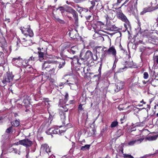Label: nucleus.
<instances>
[{"mask_svg":"<svg viewBox=\"0 0 158 158\" xmlns=\"http://www.w3.org/2000/svg\"><path fill=\"white\" fill-rule=\"evenodd\" d=\"M138 24L139 25V27L141 25V23L139 22V20H138Z\"/></svg>","mask_w":158,"mask_h":158,"instance_id":"obj_52","label":"nucleus"},{"mask_svg":"<svg viewBox=\"0 0 158 158\" xmlns=\"http://www.w3.org/2000/svg\"><path fill=\"white\" fill-rule=\"evenodd\" d=\"M156 153H158V150L156 151Z\"/></svg>","mask_w":158,"mask_h":158,"instance_id":"obj_63","label":"nucleus"},{"mask_svg":"<svg viewBox=\"0 0 158 158\" xmlns=\"http://www.w3.org/2000/svg\"><path fill=\"white\" fill-rule=\"evenodd\" d=\"M12 148H9V149H8V152H13V149H12Z\"/></svg>","mask_w":158,"mask_h":158,"instance_id":"obj_46","label":"nucleus"},{"mask_svg":"<svg viewBox=\"0 0 158 158\" xmlns=\"http://www.w3.org/2000/svg\"><path fill=\"white\" fill-rule=\"evenodd\" d=\"M82 10H83V11L84 12H86L88 10V9L87 8H82Z\"/></svg>","mask_w":158,"mask_h":158,"instance_id":"obj_44","label":"nucleus"},{"mask_svg":"<svg viewBox=\"0 0 158 158\" xmlns=\"http://www.w3.org/2000/svg\"><path fill=\"white\" fill-rule=\"evenodd\" d=\"M67 51L69 53L72 54H74L76 53V52L74 50H73L70 48H69L67 50Z\"/></svg>","mask_w":158,"mask_h":158,"instance_id":"obj_34","label":"nucleus"},{"mask_svg":"<svg viewBox=\"0 0 158 158\" xmlns=\"http://www.w3.org/2000/svg\"><path fill=\"white\" fill-rule=\"evenodd\" d=\"M90 145L86 144L84 146H82L81 148V149L83 151H85L87 150H88L90 147Z\"/></svg>","mask_w":158,"mask_h":158,"instance_id":"obj_24","label":"nucleus"},{"mask_svg":"<svg viewBox=\"0 0 158 158\" xmlns=\"http://www.w3.org/2000/svg\"><path fill=\"white\" fill-rule=\"evenodd\" d=\"M21 31L23 34L24 35H27L25 31H27L28 33V35L29 36L31 37H32L34 35V33L32 31L30 28H28L27 30H24L23 29H21Z\"/></svg>","mask_w":158,"mask_h":158,"instance_id":"obj_13","label":"nucleus"},{"mask_svg":"<svg viewBox=\"0 0 158 158\" xmlns=\"http://www.w3.org/2000/svg\"><path fill=\"white\" fill-rule=\"evenodd\" d=\"M19 143L26 147H30L32 144V142L28 139H25L19 140Z\"/></svg>","mask_w":158,"mask_h":158,"instance_id":"obj_7","label":"nucleus"},{"mask_svg":"<svg viewBox=\"0 0 158 158\" xmlns=\"http://www.w3.org/2000/svg\"><path fill=\"white\" fill-rule=\"evenodd\" d=\"M36 58L33 57V56H31L28 60L24 59V60H27V62L26 63V66L28 65V62L31 61H35V60Z\"/></svg>","mask_w":158,"mask_h":158,"instance_id":"obj_26","label":"nucleus"},{"mask_svg":"<svg viewBox=\"0 0 158 158\" xmlns=\"http://www.w3.org/2000/svg\"><path fill=\"white\" fill-rule=\"evenodd\" d=\"M70 49H71L74 50L75 52H77L78 51V48L77 46H74L72 47Z\"/></svg>","mask_w":158,"mask_h":158,"instance_id":"obj_36","label":"nucleus"},{"mask_svg":"<svg viewBox=\"0 0 158 158\" xmlns=\"http://www.w3.org/2000/svg\"><path fill=\"white\" fill-rule=\"evenodd\" d=\"M116 133L118 137H119L120 136L123 135L124 132L122 130L119 129L117 131Z\"/></svg>","mask_w":158,"mask_h":158,"instance_id":"obj_28","label":"nucleus"},{"mask_svg":"<svg viewBox=\"0 0 158 158\" xmlns=\"http://www.w3.org/2000/svg\"><path fill=\"white\" fill-rule=\"evenodd\" d=\"M157 135H155L153 136L149 135L148 136L147 138V139L149 141H152L155 140L157 138Z\"/></svg>","mask_w":158,"mask_h":158,"instance_id":"obj_19","label":"nucleus"},{"mask_svg":"<svg viewBox=\"0 0 158 158\" xmlns=\"http://www.w3.org/2000/svg\"><path fill=\"white\" fill-rule=\"evenodd\" d=\"M75 102V101L74 100H70L69 101V103L70 104H73Z\"/></svg>","mask_w":158,"mask_h":158,"instance_id":"obj_47","label":"nucleus"},{"mask_svg":"<svg viewBox=\"0 0 158 158\" xmlns=\"http://www.w3.org/2000/svg\"><path fill=\"white\" fill-rule=\"evenodd\" d=\"M76 10L78 11L79 13L81 14L83 11L82 8L80 7L79 5H77L76 6Z\"/></svg>","mask_w":158,"mask_h":158,"instance_id":"obj_29","label":"nucleus"},{"mask_svg":"<svg viewBox=\"0 0 158 158\" xmlns=\"http://www.w3.org/2000/svg\"><path fill=\"white\" fill-rule=\"evenodd\" d=\"M14 145H18L19 144H20L19 143V141L16 143H15L14 144Z\"/></svg>","mask_w":158,"mask_h":158,"instance_id":"obj_54","label":"nucleus"},{"mask_svg":"<svg viewBox=\"0 0 158 158\" xmlns=\"http://www.w3.org/2000/svg\"><path fill=\"white\" fill-rule=\"evenodd\" d=\"M119 152L121 153L122 154L123 153V148H121L120 150H119Z\"/></svg>","mask_w":158,"mask_h":158,"instance_id":"obj_48","label":"nucleus"},{"mask_svg":"<svg viewBox=\"0 0 158 158\" xmlns=\"http://www.w3.org/2000/svg\"><path fill=\"white\" fill-rule=\"evenodd\" d=\"M49 131L50 133L52 134H60L63 132H64V131H63L62 130H60L58 128L53 129L51 128L49 129Z\"/></svg>","mask_w":158,"mask_h":158,"instance_id":"obj_12","label":"nucleus"},{"mask_svg":"<svg viewBox=\"0 0 158 158\" xmlns=\"http://www.w3.org/2000/svg\"><path fill=\"white\" fill-rule=\"evenodd\" d=\"M93 59L94 60H97V55L95 54L94 56H93L90 50H88L86 52L83 57L81 58V59L85 61L87 60L88 59Z\"/></svg>","mask_w":158,"mask_h":158,"instance_id":"obj_2","label":"nucleus"},{"mask_svg":"<svg viewBox=\"0 0 158 158\" xmlns=\"http://www.w3.org/2000/svg\"><path fill=\"white\" fill-rule=\"evenodd\" d=\"M69 95L68 93H66L64 96V98L63 99H60L59 102L60 104H64L68 100Z\"/></svg>","mask_w":158,"mask_h":158,"instance_id":"obj_16","label":"nucleus"},{"mask_svg":"<svg viewBox=\"0 0 158 158\" xmlns=\"http://www.w3.org/2000/svg\"><path fill=\"white\" fill-rule=\"evenodd\" d=\"M13 77V76L10 74H8L6 76L4 77L2 81L4 86L6 85L7 83L11 81H12Z\"/></svg>","mask_w":158,"mask_h":158,"instance_id":"obj_6","label":"nucleus"},{"mask_svg":"<svg viewBox=\"0 0 158 158\" xmlns=\"http://www.w3.org/2000/svg\"><path fill=\"white\" fill-rule=\"evenodd\" d=\"M62 108L61 109H63V110H65L67 109V108H66V107L65 106H62Z\"/></svg>","mask_w":158,"mask_h":158,"instance_id":"obj_51","label":"nucleus"},{"mask_svg":"<svg viewBox=\"0 0 158 158\" xmlns=\"http://www.w3.org/2000/svg\"><path fill=\"white\" fill-rule=\"evenodd\" d=\"M19 120H16L11 123V124L14 127H16L19 125Z\"/></svg>","mask_w":158,"mask_h":158,"instance_id":"obj_20","label":"nucleus"},{"mask_svg":"<svg viewBox=\"0 0 158 158\" xmlns=\"http://www.w3.org/2000/svg\"><path fill=\"white\" fill-rule=\"evenodd\" d=\"M118 16L125 23H124V26L126 28V30H127L128 28L130 27V23L126 17L122 13H119L118 14Z\"/></svg>","mask_w":158,"mask_h":158,"instance_id":"obj_5","label":"nucleus"},{"mask_svg":"<svg viewBox=\"0 0 158 158\" xmlns=\"http://www.w3.org/2000/svg\"><path fill=\"white\" fill-rule=\"evenodd\" d=\"M91 17V15H89V16H86V18L87 19H89Z\"/></svg>","mask_w":158,"mask_h":158,"instance_id":"obj_50","label":"nucleus"},{"mask_svg":"<svg viewBox=\"0 0 158 158\" xmlns=\"http://www.w3.org/2000/svg\"><path fill=\"white\" fill-rule=\"evenodd\" d=\"M150 10L148 8H146L144 9L143 11L140 13V14L141 15H143L144 14L146 13V12L150 11Z\"/></svg>","mask_w":158,"mask_h":158,"instance_id":"obj_31","label":"nucleus"},{"mask_svg":"<svg viewBox=\"0 0 158 158\" xmlns=\"http://www.w3.org/2000/svg\"><path fill=\"white\" fill-rule=\"evenodd\" d=\"M148 77V74L147 72H145L143 73V78L145 79H147Z\"/></svg>","mask_w":158,"mask_h":158,"instance_id":"obj_35","label":"nucleus"},{"mask_svg":"<svg viewBox=\"0 0 158 158\" xmlns=\"http://www.w3.org/2000/svg\"><path fill=\"white\" fill-rule=\"evenodd\" d=\"M38 53L39 54V60H40V61H41L42 60H43L44 59V53L40 51L38 52Z\"/></svg>","mask_w":158,"mask_h":158,"instance_id":"obj_21","label":"nucleus"},{"mask_svg":"<svg viewBox=\"0 0 158 158\" xmlns=\"http://www.w3.org/2000/svg\"><path fill=\"white\" fill-rule=\"evenodd\" d=\"M82 105L81 104L80 105L78 106V110L79 111H81L83 110V108H82Z\"/></svg>","mask_w":158,"mask_h":158,"instance_id":"obj_40","label":"nucleus"},{"mask_svg":"<svg viewBox=\"0 0 158 158\" xmlns=\"http://www.w3.org/2000/svg\"><path fill=\"white\" fill-rule=\"evenodd\" d=\"M144 139L143 138L138 139H137L132 140L130 141L128 143V145L130 146L133 145L135 144H139Z\"/></svg>","mask_w":158,"mask_h":158,"instance_id":"obj_10","label":"nucleus"},{"mask_svg":"<svg viewBox=\"0 0 158 158\" xmlns=\"http://www.w3.org/2000/svg\"><path fill=\"white\" fill-rule=\"evenodd\" d=\"M118 124V123L117 121H114L110 125V127L112 128H113L117 126Z\"/></svg>","mask_w":158,"mask_h":158,"instance_id":"obj_27","label":"nucleus"},{"mask_svg":"<svg viewBox=\"0 0 158 158\" xmlns=\"http://www.w3.org/2000/svg\"><path fill=\"white\" fill-rule=\"evenodd\" d=\"M50 152V149L47 144H45L42 145L40 148V153L42 152L44 154L47 153L49 155Z\"/></svg>","mask_w":158,"mask_h":158,"instance_id":"obj_8","label":"nucleus"},{"mask_svg":"<svg viewBox=\"0 0 158 158\" xmlns=\"http://www.w3.org/2000/svg\"><path fill=\"white\" fill-rule=\"evenodd\" d=\"M137 1L138 0H136V2L134 4V7L136 9L137 8Z\"/></svg>","mask_w":158,"mask_h":158,"instance_id":"obj_45","label":"nucleus"},{"mask_svg":"<svg viewBox=\"0 0 158 158\" xmlns=\"http://www.w3.org/2000/svg\"><path fill=\"white\" fill-rule=\"evenodd\" d=\"M67 57L69 58H70V59H72V60H73V59H74L75 58V59H76L77 60V62L78 63H79V60H78L77 56H74L73 57H68V56H67Z\"/></svg>","mask_w":158,"mask_h":158,"instance_id":"obj_39","label":"nucleus"},{"mask_svg":"<svg viewBox=\"0 0 158 158\" xmlns=\"http://www.w3.org/2000/svg\"><path fill=\"white\" fill-rule=\"evenodd\" d=\"M12 127H10L9 128H8L6 130V132L7 133H10V132H12Z\"/></svg>","mask_w":158,"mask_h":158,"instance_id":"obj_37","label":"nucleus"},{"mask_svg":"<svg viewBox=\"0 0 158 158\" xmlns=\"http://www.w3.org/2000/svg\"><path fill=\"white\" fill-rule=\"evenodd\" d=\"M12 62L13 65L18 67H22L26 68L27 60H23L19 56L17 57L13 58Z\"/></svg>","mask_w":158,"mask_h":158,"instance_id":"obj_1","label":"nucleus"},{"mask_svg":"<svg viewBox=\"0 0 158 158\" xmlns=\"http://www.w3.org/2000/svg\"><path fill=\"white\" fill-rule=\"evenodd\" d=\"M58 9L60 11H61V13L63 12L64 11V8L61 6L59 7Z\"/></svg>","mask_w":158,"mask_h":158,"instance_id":"obj_41","label":"nucleus"},{"mask_svg":"<svg viewBox=\"0 0 158 158\" xmlns=\"http://www.w3.org/2000/svg\"><path fill=\"white\" fill-rule=\"evenodd\" d=\"M65 10L68 13L72 14L73 17L75 19V23L77 22L78 19V14L74 10L70 7H69L65 9Z\"/></svg>","mask_w":158,"mask_h":158,"instance_id":"obj_4","label":"nucleus"},{"mask_svg":"<svg viewBox=\"0 0 158 158\" xmlns=\"http://www.w3.org/2000/svg\"><path fill=\"white\" fill-rule=\"evenodd\" d=\"M54 20L56 22H59L61 24H64L65 23L64 21L62 19H60L57 17H54Z\"/></svg>","mask_w":158,"mask_h":158,"instance_id":"obj_25","label":"nucleus"},{"mask_svg":"<svg viewBox=\"0 0 158 158\" xmlns=\"http://www.w3.org/2000/svg\"><path fill=\"white\" fill-rule=\"evenodd\" d=\"M64 84V83H61L60 84V86H62Z\"/></svg>","mask_w":158,"mask_h":158,"instance_id":"obj_58","label":"nucleus"},{"mask_svg":"<svg viewBox=\"0 0 158 158\" xmlns=\"http://www.w3.org/2000/svg\"><path fill=\"white\" fill-rule=\"evenodd\" d=\"M117 3H120V0H118L117 1Z\"/></svg>","mask_w":158,"mask_h":158,"instance_id":"obj_62","label":"nucleus"},{"mask_svg":"<svg viewBox=\"0 0 158 158\" xmlns=\"http://www.w3.org/2000/svg\"><path fill=\"white\" fill-rule=\"evenodd\" d=\"M44 101L43 102H46V103L48 104V105L49 104V103H48L49 102V100L48 98H46L44 99Z\"/></svg>","mask_w":158,"mask_h":158,"instance_id":"obj_43","label":"nucleus"},{"mask_svg":"<svg viewBox=\"0 0 158 158\" xmlns=\"http://www.w3.org/2000/svg\"><path fill=\"white\" fill-rule=\"evenodd\" d=\"M124 157L125 158H134L133 156L131 155L124 154H123Z\"/></svg>","mask_w":158,"mask_h":158,"instance_id":"obj_33","label":"nucleus"},{"mask_svg":"<svg viewBox=\"0 0 158 158\" xmlns=\"http://www.w3.org/2000/svg\"><path fill=\"white\" fill-rule=\"evenodd\" d=\"M154 62L158 64V56H153Z\"/></svg>","mask_w":158,"mask_h":158,"instance_id":"obj_32","label":"nucleus"},{"mask_svg":"<svg viewBox=\"0 0 158 158\" xmlns=\"http://www.w3.org/2000/svg\"><path fill=\"white\" fill-rule=\"evenodd\" d=\"M103 51L104 52H106V48L105 47L102 48L101 47H98L96 48V52L97 53H99L100 51Z\"/></svg>","mask_w":158,"mask_h":158,"instance_id":"obj_22","label":"nucleus"},{"mask_svg":"<svg viewBox=\"0 0 158 158\" xmlns=\"http://www.w3.org/2000/svg\"><path fill=\"white\" fill-rule=\"evenodd\" d=\"M49 119H51V117H50V116H49Z\"/></svg>","mask_w":158,"mask_h":158,"instance_id":"obj_64","label":"nucleus"},{"mask_svg":"<svg viewBox=\"0 0 158 158\" xmlns=\"http://www.w3.org/2000/svg\"><path fill=\"white\" fill-rule=\"evenodd\" d=\"M22 44L24 46H28L31 45V44L32 40H26L24 38H22Z\"/></svg>","mask_w":158,"mask_h":158,"instance_id":"obj_14","label":"nucleus"},{"mask_svg":"<svg viewBox=\"0 0 158 158\" xmlns=\"http://www.w3.org/2000/svg\"><path fill=\"white\" fill-rule=\"evenodd\" d=\"M52 65H53V64L50 63L47 61H45L42 66V68L43 69L47 71L49 69L52 67Z\"/></svg>","mask_w":158,"mask_h":158,"instance_id":"obj_9","label":"nucleus"},{"mask_svg":"<svg viewBox=\"0 0 158 158\" xmlns=\"http://www.w3.org/2000/svg\"><path fill=\"white\" fill-rule=\"evenodd\" d=\"M125 118H126V116H125V115H123V118H121L120 120V121L121 122V124H122L123 122H122V121H124V120H125Z\"/></svg>","mask_w":158,"mask_h":158,"instance_id":"obj_42","label":"nucleus"},{"mask_svg":"<svg viewBox=\"0 0 158 158\" xmlns=\"http://www.w3.org/2000/svg\"><path fill=\"white\" fill-rule=\"evenodd\" d=\"M3 119V117H0V120H2Z\"/></svg>","mask_w":158,"mask_h":158,"instance_id":"obj_61","label":"nucleus"},{"mask_svg":"<svg viewBox=\"0 0 158 158\" xmlns=\"http://www.w3.org/2000/svg\"><path fill=\"white\" fill-rule=\"evenodd\" d=\"M12 149H13V152L15 154L18 153V154H19L20 152L18 151L17 149L12 148Z\"/></svg>","mask_w":158,"mask_h":158,"instance_id":"obj_38","label":"nucleus"},{"mask_svg":"<svg viewBox=\"0 0 158 158\" xmlns=\"http://www.w3.org/2000/svg\"><path fill=\"white\" fill-rule=\"evenodd\" d=\"M107 52L109 54H111L114 56L116 55V51L114 46L110 47L107 51Z\"/></svg>","mask_w":158,"mask_h":158,"instance_id":"obj_11","label":"nucleus"},{"mask_svg":"<svg viewBox=\"0 0 158 158\" xmlns=\"http://www.w3.org/2000/svg\"><path fill=\"white\" fill-rule=\"evenodd\" d=\"M44 103L45 105H47V108H49V107H50V106L49 105V104L48 105V104H47V103H46V102H44ZM43 104H44V103H43Z\"/></svg>","mask_w":158,"mask_h":158,"instance_id":"obj_49","label":"nucleus"},{"mask_svg":"<svg viewBox=\"0 0 158 158\" xmlns=\"http://www.w3.org/2000/svg\"><path fill=\"white\" fill-rule=\"evenodd\" d=\"M70 37L73 39H75L77 38V35L75 31H71L69 33Z\"/></svg>","mask_w":158,"mask_h":158,"instance_id":"obj_18","label":"nucleus"},{"mask_svg":"<svg viewBox=\"0 0 158 158\" xmlns=\"http://www.w3.org/2000/svg\"><path fill=\"white\" fill-rule=\"evenodd\" d=\"M124 83L120 81L113 85L112 87V91H114L115 93L119 91L123 88Z\"/></svg>","mask_w":158,"mask_h":158,"instance_id":"obj_3","label":"nucleus"},{"mask_svg":"<svg viewBox=\"0 0 158 158\" xmlns=\"http://www.w3.org/2000/svg\"><path fill=\"white\" fill-rule=\"evenodd\" d=\"M139 43H140V44H143V42H142V41H141V40H139Z\"/></svg>","mask_w":158,"mask_h":158,"instance_id":"obj_59","label":"nucleus"},{"mask_svg":"<svg viewBox=\"0 0 158 158\" xmlns=\"http://www.w3.org/2000/svg\"><path fill=\"white\" fill-rule=\"evenodd\" d=\"M56 69V66H53V65H52V67H51V68L49 69L47 71H48L51 74L54 75L56 74L55 70Z\"/></svg>","mask_w":158,"mask_h":158,"instance_id":"obj_17","label":"nucleus"},{"mask_svg":"<svg viewBox=\"0 0 158 158\" xmlns=\"http://www.w3.org/2000/svg\"><path fill=\"white\" fill-rule=\"evenodd\" d=\"M101 65H102V64H100V67L99 68V69H98V71H99H99H101Z\"/></svg>","mask_w":158,"mask_h":158,"instance_id":"obj_55","label":"nucleus"},{"mask_svg":"<svg viewBox=\"0 0 158 158\" xmlns=\"http://www.w3.org/2000/svg\"><path fill=\"white\" fill-rule=\"evenodd\" d=\"M59 113L60 115V117L61 119H62L63 120H64L65 118V112H67L68 111V109L66 110H63V109H60L59 110Z\"/></svg>","mask_w":158,"mask_h":158,"instance_id":"obj_15","label":"nucleus"},{"mask_svg":"<svg viewBox=\"0 0 158 158\" xmlns=\"http://www.w3.org/2000/svg\"><path fill=\"white\" fill-rule=\"evenodd\" d=\"M138 106H143V105H141L140 104H138Z\"/></svg>","mask_w":158,"mask_h":158,"instance_id":"obj_60","label":"nucleus"},{"mask_svg":"<svg viewBox=\"0 0 158 158\" xmlns=\"http://www.w3.org/2000/svg\"><path fill=\"white\" fill-rule=\"evenodd\" d=\"M65 60H61V61L60 62V64L58 68L59 69H60L62 68L65 65Z\"/></svg>","mask_w":158,"mask_h":158,"instance_id":"obj_23","label":"nucleus"},{"mask_svg":"<svg viewBox=\"0 0 158 158\" xmlns=\"http://www.w3.org/2000/svg\"><path fill=\"white\" fill-rule=\"evenodd\" d=\"M152 35H148L147 36V37L149 38H152Z\"/></svg>","mask_w":158,"mask_h":158,"instance_id":"obj_57","label":"nucleus"},{"mask_svg":"<svg viewBox=\"0 0 158 158\" xmlns=\"http://www.w3.org/2000/svg\"><path fill=\"white\" fill-rule=\"evenodd\" d=\"M90 3L92 5V6L90 7V10H92L93 8L95 6V1L93 0L90 1Z\"/></svg>","mask_w":158,"mask_h":158,"instance_id":"obj_30","label":"nucleus"},{"mask_svg":"<svg viewBox=\"0 0 158 158\" xmlns=\"http://www.w3.org/2000/svg\"><path fill=\"white\" fill-rule=\"evenodd\" d=\"M140 102L141 103H143L144 104H146V102H143V100H142V101H141Z\"/></svg>","mask_w":158,"mask_h":158,"instance_id":"obj_53","label":"nucleus"},{"mask_svg":"<svg viewBox=\"0 0 158 158\" xmlns=\"http://www.w3.org/2000/svg\"><path fill=\"white\" fill-rule=\"evenodd\" d=\"M117 60L116 59H115V60H114V64H115V62H117Z\"/></svg>","mask_w":158,"mask_h":158,"instance_id":"obj_56","label":"nucleus"}]
</instances>
